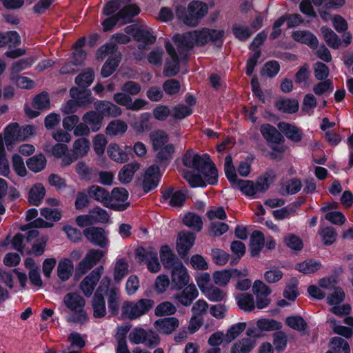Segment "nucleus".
<instances>
[{
  "instance_id": "obj_1",
  "label": "nucleus",
  "mask_w": 353,
  "mask_h": 353,
  "mask_svg": "<svg viewBox=\"0 0 353 353\" xmlns=\"http://www.w3.org/2000/svg\"><path fill=\"white\" fill-rule=\"evenodd\" d=\"M183 165L201 172L202 176L192 172L183 171L184 179L192 188L205 187L207 184L214 185L218 181V172L208 154L200 156L188 151L183 158Z\"/></svg>"
},
{
  "instance_id": "obj_2",
  "label": "nucleus",
  "mask_w": 353,
  "mask_h": 353,
  "mask_svg": "<svg viewBox=\"0 0 353 353\" xmlns=\"http://www.w3.org/2000/svg\"><path fill=\"white\" fill-rule=\"evenodd\" d=\"M224 34L222 30L203 28L184 34L174 35L173 41L179 48L190 50L194 46H204L210 41L222 43Z\"/></svg>"
},
{
  "instance_id": "obj_3",
  "label": "nucleus",
  "mask_w": 353,
  "mask_h": 353,
  "mask_svg": "<svg viewBox=\"0 0 353 353\" xmlns=\"http://www.w3.org/2000/svg\"><path fill=\"white\" fill-rule=\"evenodd\" d=\"M209 7L206 3L194 0L190 2L186 8L177 7L176 15L185 25L195 27L207 15Z\"/></svg>"
},
{
  "instance_id": "obj_4",
  "label": "nucleus",
  "mask_w": 353,
  "mask_h": 353,
  "mask_svg": "<svg viewBox=\"0 0 353 353\" xmlns=\"http://www.w3.org/2000/svg\"><path fill=\"white\" fill-rule=\"evenodd\" d=\"M63 303L73 314L67 318L68 322L84 324L88 321V315L84 310L85 301L81 295L75 292L68 293L63 297Z\"/></svg>"
},
{
  "instance_id": "obj_5",
  "label": "nucleus",
  "mask_w": 353,
  "mask_h": 353,
  "mask_svg": "<svg viewBox=\"0 0 353 353\" xmlns=\"http://www.w3.org/2000/svg\"><path fill=\"white\" fill-rule=\"evenodd\" d=\"M272 181V174L271 172H266L260 176L256 183L250 180L240 179L234 188H239L245 195L252 196L257 193L266 191Z\"/></svg>"
},
{
  "instance_id": "obj_6",
  "label": "nucleus",
  "mask_w": 353,
  "mask_h": 353,
  "mask_svg": "<svg viewBox=\"0 0 353 353\" xmlns=\"http://www.w3.org/2000/svg\"><path fill=\"white\" fill-rule=\"evenodd\" d=\"M154 305V301L150 299H141L137 301L125 302L122 307L123 314L129 319L134 320L147 314Z\"/></svg>"
},
{
  "instance_id": "obj_7",
  "label": "nucleus",
  "mask_w": 353,
  "mask_h": 353,
  "mask_svg": "<svg viewBox=\"0 0 353 353\" xmlns=\"http://www.w3.org/2000/svg\"><path fill=\"white\" fill-rule=\"evenodd\" d=\"M110 283V279L108 276H104L92 299L91 305L94 318H103L106 315L105 301L102 293Z\"/></svg>"
},
{
  "instance_id": "obj_8",
  "label": "nucleus",
  "mask_w": 353,
  "mask_h": 353,
  "mask_svg": "<svg viewBox=\"0 0 353 353\" xmlns=\"http://www.w3.org/2000/svg\"><path fill=\"white\" fill-rule=\"evenodd\" d=\"M128 338L132 344H145L148 347L157 345L160 342L159 336L154 332L141 327L133 329L130 332Z\"/></svg>"
},
{
  "instance_id": "obj_9",
  "label": "nucleus",
  "mask_w": 353,
  "mask_h": 353,
  "mask_svg": "<svg viewBox=\"0 0 353 353\" xmlns=\"http://www.w3.org/2000/svg\"><path fill=\"white\" fill-rule=\"evenodd\" d=\"M90 150V143L89 139L85 137H81L76 139L70 150V154L65 157L63 162L65 165H71L78 159L83 158L87 156Z\"/></svg>"
},
{
  "instance_id": "obj_10",
  "label": "nucleus",
  "mask_w": 353,
  "mask_h": 353,
  "mask_svg": "<svg viewBox=\"0 0 353 353\" xmlns=\"http://www.w3.org/2000/svg\"><path fill=\"white\" fill-rule=\"evenodd\" d=\"M128 192L123 188H114L109 194L107 208L118 211H123L130 205Z\"/></svg>"
},
{
  "instance_id": "obj_11",
  "label": "nucleus",
  "mask_w": 353,
  "mask_h": 353,
  "mask_svg": "<svg viewBox=\"0 0 353 353\" xmlns=\"http://www.w3.org/2000/svg\"><path fill=\"white\" fill-rule=\"evenodd\" d=\"M138 259L145 262L148 270L152 273H157L161 270V265L157 257V250L152 247L139 248L136 252Z\"/></svg>"
},
{
  "instance_id": "obj_12",
  "label": "nucleus",
  "mask_w": 353,
  "mask_h": 353,
  "mask_svg": "<svg viewBox=\"0 0 353 353\" xmlns=\"http://www.w3.org/2000/svg\"><path fill=\"white\" fill-rule=\"evenodd\" d=\"M83 235L91 243L101 248H105L109 243L108 234L101 228H88L83 230Z\"/></svg>"
},
{
  "instance_id": "obj_13",
  "label": "nucleus",
  "mask_w": 353,
  "mask_h": 353,
  "mask_svg": "<svg viewBox=\"0 0 353 353\" xmlns=\"http://www.w3.org/2000/svg\"><path fill=\"white\" fill-rule=\"evenodd\" d=\"M104 252L99 250L91 249L85 254L83 259L79 263L77 271L85 274L103 258Z\"/></svg>"
},
{
  "instance_id": "obj_14",
  "label": "nucleus",
  "mask_w": 353,
  "mask_h": 353,
  "mask_svg": "<svg viewBox=\"0 0 353 353\" xmlns=\"http://www.w3.org/2000/svg\"><path fill=\"white\" fill-rule=\"evenodd\" d=\"M170 269L171 280L176 288L181 289L189 283L190 275L188 271L181 261L176 262L175 265Z\"/></svg>"
},
{
  "instance_id": "obj_15",
  "label": "nucleus",
  "mask_w": 353,
  "mask_h": 353,
  "mask_svg": "<svg viewBox=\"0 0 353 353\" xmlns=\"http://www.w3.org/2000/svg\"><path fill=\"white\" fill-rule=\"evenodd\" d=\"M103 272V267L99 266L94 269L88 276H86L84 279L81 281L80 284V288L83 293L86 296H90L94 289L99 281L102 274Z\"/></svg>"
},
{
  "instance_id": "obj_16",
  "label": "nucleus",
  "mask_w": 353,
  "mask_h": 353,
  "mask_svg": "<svg viewBox=\"0 0 353 353\" xmlns=\"http://www.w3.org/2000/svg\"><path fill=\"white\" fill-rule=\"evenodd\" d=\"M20 141L18 132V123H11L8 125L3 132L0 133V146L10 150L16 142Z\"/></svg>"
},
{
  "instance_id": "obj_17",
  "label": "nucleus",
  "mask_w": 353,
  "mask_h": 353,
  "mask_svg": "<svg viewBox=\"0 0 353 353\" xmlns=\"http://www.w3.org/2000/svg\"><path fill=\"white\" fill-rule=\"evenodd\" d=\"M161 178L159 168L156 165L148 167L143 176V188L145 192L157 187Z\"/></svg>"
},
{
  "instance_id": "obj_18",
  "label": "nucleus",
  "mask_w": 353,
  "mask_h": 353,
  "mask_svg": "<svg viewBox=\"0 0 353 353\" xmlns=\"http://www.w3.org/2000/svg\"><path fill=\"white\" fill-rule=\"evenodd\" d=\"M199 296V292L194 284L187 285L181 292L175 294L174 299L183 306H190Z\"/></svg>"
},
{
  "instance_id": "obj_19",
  "label": "nucleus",
  "mask_w": 353,
  "mask_h": 353,
  "mask_svg": "<svg viewBox=\"0 0 353 353\" xmlns=\"http://www.w3.org/2000/svg\"><path fill=\"white\" fill-rule=\"evenodd\" d=\"M195 241V236L190 232H181L178 235L176 250L179 255L185 256Z\"/></svg>"
},
{
  "instance_id": "obj_20",
  "label": "nucleus",
  "mask_w": 353,
  "mask_h": 353,
  "mask_svg": "<svg viewBox=\"0 0 353 353\" xmlns=\"http://www.w3.org/2000/svg\"><path fill=\"white\" fill-rule=\"evenodd\" d=\"M165 48L171 57V61L166 63L163 70V74L165 77H174L179 71L178 56L174 48L169 42L165 44Z\"/></svg>"
},
{
  "instance_id": "obj_21",
  "label": "nucleus",
  "mask_w": 353,
  "mask_h": 353,
  "mask_svg": "<svg viewBox=\"0 0 353 353\" xmlns=\"http://www.w3.org/2000/svg\"><path fill=\"white\" fill-rule=\"evenodd\" d=\"M134 39L141 43L139 45V49H145L146 46L152 44L156 41L151 29L146 26H141L134 34Z\"/></svg>"
},
{
  "instance_id": "obj_22",
  "label": "nucleus",
  "mask_w": 353,
  "mask_h": 353,
  "mask_svg": "<svg viewBox=\"0 0 353 353\" xmlns=\"http://www.w3.org/2000/svg\"><path fill=\"white\" fill-rule=\"evenodd\" d=\"M108 299V304L110 312L114 315L117 314L120 303V291L116 287L109 288V285L103 292Z\"/></svg>"
},
{
  "instance_id": "obj_23",
  "label": "nucleus",
  "mask_w": 353,
  "mask_h": 353,
  "mask_svg": "<svg viewBox=\"0 0 353 353\" xmlns=\"http://www.w3.org/2000/svg\"><path fill=\"white\" fill-rule=\"evenodd\" d=\"M37 236L38 232L37 230L29 231L26 236H23L21 234H17L12 241V248L21 253L30 254L29 250L25 248V242H28L37 237Z\"/></svg>"
},
{
  "instance_id": "obj_24",
  "label": "nucleus",
  "mask_w": 353,
  "mask_h": 353,
  "mask_svg": "<svg viewBox=\"0 0 353 353\" xmlns=\"http://www.w3.org/2000/svg\"><path fill=\"white\" fill-rule=\"evenodd\" d=\"M154 325L160 333L170 334L179 327V321L176 318L168 317L156 321Z\"/></svg>"
},
{
  "instance_id": "obj_25",
  "label": "nucleus",
  "mask_w": 353,
  "mask_h": 353,
  "mask_svg": "<svg viewBox=\"0 0 353 353\" xmlns=\"http://www.w3.org/2000/svg\"><path fill=\"white\" fill-rule=\"evenodd\" d=\"M94 108L103 117H115L122 113L121 109L117 105L105 101H99L94 103Z\"/></svg>"
},
{
  "instance_id": "obj_26",
  "label": "nucleus",
  "mask_w": 353,
  "mask_h": 353,
  "mask_svg": "<svg viewBox=\"0 0 353 353\" xmlns=\"http://www.w3.org/2000/svg\"><path fill=\"white\" fill-rule=\"evenodd\" d=\"M279 130L293 142H300L303 137L302 132L296 126L286 122H279L277 125Z\"/></svg>"
},
{
  "instance_id": "obj_27",
  "label": "nucleus",
  "mask_w": 353,
  "mask_h": 353,
  "mask_svg": "<svg viewBox=\"0 0 353 353\" xmlns=\"http://www.w3.org/2000/svg\"><path fill=\"white\" fill-rule=\"evenodd\" d=\"M87 193L90 198L102 203L106 208L108 204H110L108 202L110 192L101 186L92 185L88 188Z\"/></svg>"
},
{
  "instance_id": "obj_28",
  "label": "nucleus",
  "mask_w": 353,
  "mask_h": 353,
  "mask_svg": "<svg viewBox=\"0 0 353 353\" xmlns=\"http://www.w3.org/2000/svg\"><path fill=\"white\" fill-rule=\"evenodd\" d=\"M260 131L264 139L272 144L279 143L283 141V138L281 133L270 124L265 123L262 125Z\"/></svg>"
},
{
  "instance_id": "obj_29",
  "label": "nucleus",
  "mask_w": 353,
  "mask_h": 353,
  "mask_svg": "<svg viewBox=\"0 0 353 353\" xmlns=\"http://www.w3.org/2000/svg\"><path fill=\"white\" fill-rule=\"evenodd\" d=\"M140 163L132 161L125 165L119 171L118 179L122 183H130L134 175V173L140 168Z\"/></svg>"
},
{
  "instance_id": "obj_30",
  "label": "nucleus",
  "mask_w": 353,
  "mask_h": 353,
  "mask_svg": "<svg viewBox=\"0 0 353 353\" xmlns=\"http://www.w3.org/2000/svg\"><path fill=\"white\" fill-rule=\"evenodd\" d=\"M163 196L170 205L174 207L181 206L186 199L185 194L182 191L173 189L166 190Z\"/></svg>"
},
{
  "instance_id": "obj_31",
  "label": "nucleus",
  "mask_w": 353,
  "mask_h": 353,
  "mask_svg": "<svg viewBox=\"0 0 353 353\" xmlns=\"http://www.w3.org/2000/svg\"><path fill=\"white\" fill-rule=\"evenodd\" d=\"M107 153L109 157L117 163H122L128 161L129 159L127 152L114 143L109 145Z\"/></svg>"
},
{
  "instance_id": "obj_32",
  "label": "nucleus",
  "mask_w": 353,
  "mask_h": 353,
  "mask_svg": "<svg viewBox=\"0 0 353 353\" xmlns=\"http://www.w3.org/2000/svg\"><path fill=\"white\" fill-rule=\"evenodd\" d=\"M37 59L38 57L37 56H32L14 62L10 67L11 80H14V76L21 71L30 67L37 60Z\"/></svg>"
},
{
  "instance_id": "obj_33",
  "label": "nucleus",
  "mask_w": 353,
  "mask_h": 353,
  "mask_svg": "<svg viewBox=\"0 0 353 353\" xmlns=\"http://www.w3.org/2000/svg\"><path fill=\"white\" fill-rule=\"evenodd\" d=\"M93 132L98 131L102 125L103 116L95 111H90L85 114L82 118Z\"/></svg>"
},
{
  "instance_id": "obj_34",
  "label": "nucleus",
  "mask_w": 353,
  "mask_h": 353,
  "mask_svg": "<svg viewBox=\"0 0 353 353\" xmlns=\"http://www.w3.org/2000/svg\"><path fill=\"white\" fill-rule=\"evenodd\" d=\"M292 37L295 41L305 43L311 48L316 47L318 44V40L316 37L307 31H294L292 33Z\"/></svg>"
},
{
  "instance_id": "obj_35",
  "label": "nucleus",
  "mask_w": 353,
  "mask_h": 353,
  "mask_svg": "<svg viewBox=\"0 0 353 353\" xmlns=\"http://www.w3.org/2000/svg\"><path fill=\"white\" fill-rule=\"evenodd\" d=\"M160 258L164 268L166 269H170L175 265L176 262H181L176 259L172 250L168 245H163L161 248Z\"/></svg>"
},
{
  "instance_id": "obj_36",
  "label": "nucleus",
  "mask_w": 353,
  "mask_h": 353,
  "mask_svg": "<svg viewBox=\"0 0 353 353\" xmlns=\"http://www.w3.org/2000/svg\"><path fill=\"white\" fill-rule=\"evenodd\" d=\"M254 347V342L249 338L236 341L230 347V353H250Z\"/></svg>"
},
{
  "instance_id": "obj_37",
  "label": "nucleus",
  "mask_w": 353,
  "mask_h": 353,
  "mask_svg": "<svg viewBox=\"0 0 353 353\" xmlns=\"http://www.w3.org/2000/svg\"><path fill=\"white\" fill-rule=\"evenodd\" d=\"M129 272V265L125 259H118L114 265L113 277L115 281H121Z\"/></svg>"
},
{
  "instance_id": "obj_38",
  "label": "nucleus",
  "mask_w": 353,
  "mask_h": 353,
  "mask_svg": "<svg viewBox=\"0 0 353 353\" xmlns=\"http://www.w3.org/2000/svg\"><path fill=\"white\" fill-rule=\"evenodd\" d=\"M276 108L286 113H294L299 110V103L295 99L281 98L275 103Z\"/></svg>"
},
{
  "instance_id": "obj_39",
  "label": "nucleus",
  "mask_w": 353,
  "mask_h": 353,
  "mask_svg": "<svg viewBox=\"0 0 353 353\" xmlns=\"http://www.w3.org/2000/svg\"><path fill=\"white\" fill-rule=\"evenodd\" d=\"M46 190L41 183H37L32 187L29 192L28 201L34 205H39L44 198Z\"/></svg>"
},
{
  "instance_id": "obj_40",
  "label": "nucleus",
  "mask_w": 353,
  "mask_h": 353,
  "mask_svg": "<svg viewBox=\"0 0 353 353\" xmlns=\"http://www.w3.org/2000/svg\"><path fill=\"white\" fill-rule=\"evenodd\" d=\"M73 269V263L70 259H64L60 261L57 268L59 278L62 281L68 280L72 275Z\"/></svg>"
},
{
  "instance_id": "obj_41",
  "label": "nucleus",
  "mask_w": 353,
  "mask_h": 353,
  "mask_svg": "<svg viewBox=\"0 0 353 353\" xmlns=\"http://www.w3.org/2000/svg\"><path fill=\"white\" fill-rule=\"evenodd\" d=\"M265 237L262 232L254 231L250 237V250L252 256H256L263 248Z\"/></svg>"
},
{
  "instance_id": "obj_42",
  "label": "nucleus",
  "mask_w": 353,
  "mask_h": 353,
  "mask_svg": "<svg viewBox=\"0 0 353 353\" xmlns=\"http://www.w3.org/2000/svg\"><path fill=\"white\" fill-rule=\"evenodd\" d=\"M238 306L245 312H250L255 307L254 296L251 294L242 293L236 296Z\"/></svg>"
},
{
  "instance_id": "obj_43",
  "label": "nucleus",
  "mask_w": 353,
  "mask_h": 353,
  "mask_svg": "<svg viewBox=\"0 0 353 353\" xmlns=\"http://www.w3.org/2000/svg\"><path fill=\"white\" fill-rule=\"evenodd\" d=\"M150 139L154 151H157L159 148L168 144V135L163 130H159L152 132L150 134Z\"/></svg>"
},
{
  "instance_id": "obj_44",
  "label": "nucleus",
  "mask_w": 353,
  "mask_h": 353,
  "mask_svg": "<svg viewBox=\"0 0 353 353\" xmlns=\"http://www.w3.org/2000/svg\"><path fill=\"white\" fill-rule=\"evenodd\" d=\"M128 129V125L123 121L117 119L110 122L105 129V133L109 136H117L124 134Z\"/></svg>"
},
{
  "instance_id": "obj_45",
  "label": "nucleus",
  "mask_w": 353,
  "mask_h": 353,
  "mask_svg": "<svg viewBox=\"0 0 353 353\" xmlns=\"http://www.w3.org/2000/svg\"><path fill=\"white\" fill-rule=\"evenodd\" d=\"M321 31L325 41L331 48H339L341 46V41L332 29L322 27Z\"/></svg>"
},
{
  "instance_id": "obj_46",
  "label": "nucleus",
  "mask_w": 353,
  "mask_h": 353,
  "mask_svg": "<svg viewBox=\"0 0 353 353\" xmlns=\"http://www.w3.org/2000/svg\"><path fill=\"white\" fill-rule=\"evenodd\" d=\"M28 168L34 172H39L44 169L46 165V159L43 154H37L29 158L26 161Z\"/></svg>"
},
{
  "instance_id": "obj_47",
  "label": "nucleus",
  "mask_w": 353,
  "mask_h": 353,
  "mask_svg": "<svg viewBox=\"0 0 353 353\" xmlns=\"http://www.w3.org/2000/svg\"><path fill=\"white\" fill-rule=\"evenodd\" d=\"M224 170L227 179L230 182L232 187H234L240 179L237 177L236 170L232 164V159L230 156H227L225 158Z\"/></svg>"
},
{
  "instance_id": "obj_48",
  "label": "nucleus",
  "mask_w": 353,
  "mask_h": 353,
  "mask_svg": "<svg viewBox=\"0 0 353 353\" xmlns=\"http://www.w3.org/2000/svg\"><path fill=\"white\" fill-rule=\"evenodd\" d=\"M140 12L139 8L135 4L128 5L122 8L118 13L121 19V24H124L131 20L132 17Z\"/></svg>"
},
{
  "instance_id": "obj_49",
  "label": "nucleus",
  "mask_w": 353,
  "mask_h": 353,
  "mask_svg": "<svg viewBox=\"0 0 353 353\" xmlns=\"http://www.w3.org/2000/svg\"><path fill=\"white\" fill-rule=\"evenodd\" d=\"M321 266V265L319 261L309 259L298 263L296 265V269L303 274H311L319 270Z\"/></svg>"
},
{
  "instance_id": "obj_50",
  "label": "nucleus",
  "mask_w": 353,
  "mask_h": 353,
  "mask_svg": "<svg viewBox=\"0 0 353 353\" xmlns=\"http://www.w3.org/2000/svg\"><path fill=\"white\" fill-rule=\"evenodd\" d=\"M330 350L337 353H350V347L347 342L342 338L334 337L331 339Z\"/></svg>"
},
{
  "instance_id": "obj_51",
  "label": "nucleus",
  "mask_w": 353,
  "mask_h": 353,
  "mask_svg": "<svg viewBox=\"0 0 353 353\" xmlns=\"http://www.w3.org/2000/svg\"><path fill=\"white\" fill-rule=\"evenodd\" d=\"M51 152L54 157L61 159L60 163L61 166L65 167L69 165H65L63 162L65 157L70 154V151L68 150L67 145L58 143L52 148Z\"/></svg>"
},
{
  "instance_id": "obj_52",
  "label": "nucleus",
  "mask_w": 353,
  "mask_h": 353,
  "mask_svg": "<svg viewBox=\"0 0 353 353\" xmlns=\"http://www.w3.org/2000/svg\"><path fill=\"white\" fill-rule=\"evenodd\" d=\"M120 62V58L118 55H114L113 57H110L103 65L101 69V75L103 77L110 76L116 70Z\"/></svg>"
},
{
  "instance_id": "obj_53",
  "label": "nucleus",
  "mask_w": 353,
  "mask_h": 353,
  "mask_svg": "<svg viewBox=\"0 0 353 353\" xmlns=\"http://www.w3.org/2000/svg\"><path fill=\"white\" fill-rule=\"evenodd\" d=\"M184 224L196 231L201 230L203 222L200 216L193 213H188L183 218Z\"/></svg>"
},
{
  "instance_id": "obj_54",
  "label": "nucleus",
  "mask_w": 353,
  "mask_h": 353,
  "mask_svg": "<svg viewBox=\"0 0 353 353\" xmlns=\"http://www.w3.org/2000/svg\"><path fill=\"white\" fill-rule=\"evenodd\" d=\"M231 278L232 273L229 270L216 271L212 274L214 283L219 286H225Z\"/></svg>"
},
{
  "instance_id": "obj_55",
  "label": "nucleus",
  "mask_w": 353,
  "mask_h": 353,
  "mask_svg": "<svg viewBox=\"0 0 353 353\" xmlns=\"http://www.w3.org/2000/svg\"><path fill=\"white\" fill-rule=\"evenodd\" d=\"M286 324L293 330L304 331L307 329V325L305 321L300 316H291L286 319Z\"/></svg>"
},
{
  "instance_id": "obj_56",
  "label": "nucleus",
  "mask_w": 353,
  "mask_h": 353,
  "mask_svg": "<svg viewBox=\"0 0 353 353\" xmlns=\"http://www.w3.org/2000/svg\"><path fill=\"white\" fill-rule=\"evenodd\" d=\"M256 325L262 331H274L281 328V323L274 319H259Z\"/></svg>"
},
{
  "instance_id": "obj_57",
  "label": "nucleus",
  "mask_w": 353,
  "mask_h": 353,
  "mask_svg": "<svg viewBox=\"0 0 353 353\" xmlns=\"http://www.w3.org/2000/svg\"><path fill=\"white\" fill-rule=\"evenodd\" d=\"M203 294L211 301H221L226 295L223 290L212 285L203 292Z\"/></svg>"
},
{
  "instance_id": "obj_58",
  "label": "nucleus",
  "mask_w": 353,
  "mask_h": 353,
  "mask_svg": "<svg viewBox=\"0 0 353 353\" xmlns=\"http://www.w3.org/2000/svg\"><path fill=\"white\" fill-rule=\"evenodd\" d=\"M334 90V85L330 80L321 81L313 86V92L316 95H327Z\"/></svg>"
},
{
  "instance_id": "obj_59",
  "label": "nucleus",
  "mask_w": 353,
  "mask_h": 353,
  "mask_svg": "<svg viewBox=\"0 0 353 353\" xmlns=\"http://www.w3.org/2000/svg\"><path fill=\"white\" fill-rule=\"evenodd\" d=\"M327 301L330 305H336L342 302L345 298V293L339 287L334 288L331 292L327 294Z\"/></svg>"
},
{
  "instance_id": "obj_60",
  "label": "nucleus",
  "mask_w": 353,
  "mask_h": 353,
  "mask_svg": "<svg viewBox=\"0 0 353 353\" xmlns=\"http://www.w3.org/2000/svg\"><path fill=\"white\" fill-rule=\"evenodd\" d=\"M94 81V72L91 69L86 70L84 72L79 74L75 79L77 85L82 88H87Z\"/></svg>"
},
{
  "instance_id": "obj_61",
  "label": "nucleus",
  "mask_w": 353,
  "mask_h": 353,
  "mask_svg": "<svg viewBox=\"0 0 353 353\" xmlns=\"http://www.w3.org/2000/svg\"><path fill=\"white\" fill-rule=\"evenodd\" d=\"M176 311V307L170 302L165 301L157 306L155 315L157 316L174 314Z\"/></svg>"
},
{
  "instance_id": "obj_62",
  "label": "nucleus",
  "mask_w": 353,
  "mask_h": 353,
  "mask_svg": "<svg viewBox=\"0 0 353 353\" xmlns=\"http://www.w3.org/2000/svg\"><path fill=\"white\" fill-rule=\"evenodd\" d=\"M319 233L325 245H331L336 241L337 234L335 229L332 227L327 226L323 228Z\"/></svg>"
},
{
  "instance_id": "obj_63",
  "label": "nucleus",
  "mask_w": 353,
  "mask_h": 353,
  "mask_svg": "<svg viewBox=\"0 0 353 353\" xmlns=\"http://www.w3.org/2000/svg\"><path fill=\"white\" fill-rule=\"evenodd\" d=\"M90 214L94 223H105L109 219L107 211L100 207H95L90 210Z\"/></svg>"
},
{
  "instance_id": "obj_64",
  "label": "nucleus",
  "mask_w": 353,
  "mask_h": 353,
  "mask_svg": "<svg viewBox=\"0 0 353 353\" xmlns=\"http://www.w3.org/2000/svg\"><path fill=\"white\" fill-rule=\"evenodd\" d=\"M12 168L17 175L25 176L27 174V170L23 159L17 154L12 156Z\"/></svg>"
}]
</instances>
